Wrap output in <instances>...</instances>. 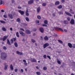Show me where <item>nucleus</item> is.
Listing matches in <instances>:
<instances>
[{
  "mask_svg": "<svg viewBox=\"0 0 75 75\" xmlns=\"http://www.w3.org/2000/svg\"><path fill=\"white\" fill-rule=\"evenodd\" d=\"M10 30L11 31H13V28H10Z\"/></svg>",
  "mask_w": 75,
  "mask_h": 75,
  "instance_id": "e2e57ef3",
  "label": "nucleus"
},
{
  "mask_svg": "<svg viewBox=\"0 0 75 75\" xmlns=\"http://www.w3.org/2000/svg\"><path fill=\"white\" fill-rule=\"evenodd\" d=\"M36 30H37V29H36L35 28L34 29H33V31H36Z\"/></svg>",
  "mask_w": 75,
  "mask_h": 75,
  "instance_id": "052dcab7",
  "label": "nucleus"
},
{
  "mask_svg": "<svg viewBox=\"0 0 75 75\" xmlns=\"http://www.w3.org/2000/svg\"><path fill=\"white\" fill-rule=\"evenodd\" d=\"M11 44H13V39L11 40Z\"/></svg>",
  "mask_w": 75,
  "mask_h": 75,
  "instance_id": "a19ab883",
  "label": "nucleus"
},
{
  "mask_svg": "<svg viewBox=\"0 0 75 75\" xmlns=\"http://www.w3.org/2000/svg\"><path fill=\"white\" fill-rule=\"evenodd\" d=\"M65 13L67 15H68V16H72V15H71V14H70L69 12H68L67 11H65Z\"/></svg>",
  "mask_w": 75,
  "mask_h": 75,
  "instance_id": "f8f14e48",
  "label": "nucleus"
},
{
  "mask_svg": "<svg viewBox=\"0 0 75 75\" xmlns=\"http://www.w3.org/2000/svg\"><path fill=\"white\" fill-rule=\"evenodd\" d=\"M2 30L4 31H6V29L5 27H3L2 28Z\"/></svg>",
  "mask_w": 75,
  "mask_h": 75,
  "instance_id": "b1692460",
  "label": "nucleus"
},
{
  "mask_svg": "<svg viewBox=\"0 0 75 75\" xmlns=\"http://www.w3.org/2000/svg\"><path fill=\"white\" fill-rule=\"evenodd\" d=\"M40 23V21H39L37 20L36 21V23L37 24H38V23Z\"/></svg>",
  "mask_w": 75,
  "mask_h": 75,
  "instance_id": "49530a36",
  "label": "nucleus"
},
{
  "mask_svg": "<svg viewBox=\"0 0 75 75\" xmlns=\"http://www.w3.org/2000/svg\"><path fill=\"white\" fill-rule=\"evenodd\" d=\"M33 3H34V1L33 0H30L28 1V4H33Z\"/></svg>",
  "mask_w": 75,
  "mask_h": 75,
  "instance_id": "7ed1b4c3",
  "label": "nucleus"
},
{
  "mask_svg": "<svg viewBox=\"0 0 75 75\" xmlns=\"http://www.w3.org/2000/svg\"><path fill=\"white\" fill-rule=\"evenodd\" d=\"M62 6L61 5H60L58 6L57 8H62Z\"/></svg>",
  "mask_w": 75,
  "mask_h": 75,
  "instance_id": "473e14b6",
  "label": "nucleus"
},
{
  "mask_svg": "<svg viewBox=\"0 0 75 75\" xmlns=\"http://www.w3.org/2000/svg\"><path fill=\"white\" fill-rule=\"evenodd\" d=\"M12 39L14 41H15L16 40V38H13Z\"/></svg>",
  "mask_w": 75,
  "mask_h": 75,
  "instance_id": "864d4df0",
  "label": "nucleus"
},
{
  "mask_svg": "<svg viewBox=\"0 0 75 75\" xmlns=\"http://www.w3.org/2000/svg\"><path fill=\"white\" fill-rule=\"evenodd\" d=\"M57 29L58 30H60V31H61L62 32V33H63L64 30L62 29H61V28H57Z\"/></svg>",
  "mask_w": 75,
  "mask_h": 75,
  "instance_id": "bb28decb",
  "label": "nucleus"
},
{
  "mask_svg": "<svg viewBox=\"0 0 75 75\" xmlns=\"http://www.w3.org/2000/svg\"><path fill=\"white\" fill-rule=\"evenodd\" d=\"M7 43L8 44H9L10 45H11V44H10V41L8 39L7 40Z\"/></svg>",
  "mask_w": 75,
  "mask_h": 75,
  "instance_id": "5701e85b",
  "label": "nucleus"
},
{
  "mask_svg": "<svg viewBox=\"0 0 75 75\" xmlns=\"http://www.w3.org/2000/svg\"><path fill=\"white\" fill-rule=\"evenodd\" d=\"M3 49H4V50H6L7 49V48L6 47L4 46L3 47Z\"/></svg>",
  "mask_w": 75,
  "mask_h": 75,
  "instance_id": "8fccbe9b",
  "label": "nucleus"
},
{
  "mask_svg": "<svg viewBox=\"0 0 75 75\" xmlns=\"http://www.w3.org/2000/svg\"><path fill=\"white\" fill-rule=\"evenodd\" d=\"M43 57L44 58H47V55L46 54H45L43 55Z\"/></svg>",
  "mask_w": 75,
  "mask_h": 75,
  "instance_id": "58836bf2",
  "label": "nucleus"
},
{
  "mask_svg": "<svg viewBox=\"0 0 75 75\" xmlns=\"http://www.w3.org/2000/svg\"><path fill=\"white\" fill-rule=\"evenodd\" d=\"M44 39L46 41H47V40H48V37L47 36H45L44 38Z\"/></svg>",
  "mask_w": 75,
  "mask_h": 75,
  "instance_id": "a211bd4d",
  "label": "nucleus"
},
{
  "mask_svg": "<svg viewBox=\"0 0 75 75\" xmlns=\"http://www.w3.org/2000/svg\"><path fill=\"white\" fill-rule=\"evenodd\" d=\"M8 37V36H4L3 38V40L4 41H5L6 39H7V38Z\"/></svg>",
  "mask_w": 75,
  "mask_h": 75,
  "instance_id": "ddd939ff",
  "label": "nucleus"
},
{
  "mask_svg": "<svg viewBox=\"0 0 75 75\" xmlns=\"http://www.w3.org/2000/svg\"><path fill=\"white\" fill-rule=\"evenodd\" d=\"M64 23L65 24H68V21L66 20L64 21Z\"/></svg>",
  "mask_w": 75,
  "mask_h": 75,
  "instance_id": "e433bc0d",
  "label": "nucleus"
},
{
  "mask_svg": "<svg viewBox=\"0 0 75 75\" xmlns=\"http://www.w3.org/2000/svg\"><path fill=\"white\" fill-rule=\"evenodd\" d=\"M20 30L21 31H24V30L22 28H20Z\"/></svg>",
  "mask_w": 75,
  "mask_h": 75,
  "instance_id": "09e8293b",
  "label": "nucleus"
},
{
  "mask_svg": "<svg viewBox=\"0 0 75 75\" xmlns=\"http://www.w3.org/2000/svg\"><path fill=\"white\" fill-rule=\"evenodd\" d=\"M73 48H75V45H74L73 46Z\"/></svg>",
  "mask_w": 75,
  "mask_h": 75,
  "instance_id": "0e129e2a",
  "label": "nucleus"
},
{
  "mask_svg": "<svg viewBox=\"0 0 75 75\" xmlns=\"http://www.w3.org/2000/svg\"><path fill=\"white\" fill-rule=\"evenodd\" d=\"M68 20L69 21H70V18H69V17H68L67 18Z\"/></svg>",
  "mask_w": 75,
  "mask_h": 75,
  "instance_id": "603ef678",
  "label": "nucleus"
},
{
  "mask_svg": "<svg viewBox=\"0 0 75 75\" xmlns=\"http://www.w3.org/2000/svg\"><path fill=\"white\" fill-rule=\"evenodd\" d=\"M48 46H49V44L48 43H46L43 45V48H45L47 47H48Z\"/></svg>",
  "mask_w": 75,
  "mask_h": 75,
  "instance_id": "f03ea898",
  "label": "nucleus"
},
{
  "mask_svg": "<svg viewBox=\"0 0 75 75\" xmlns=\"http://www.w3.org/2000/svg\"><path fill=\"white\" fill-rule=\"evenodd\" d=\"M4 18H7V15H4Z\"/></svg>",
  "mask_w": 75,
  "mask_h": 75,
  "instance_id": "c03bdc74",
  "label": "nucleus"
},
{
  "mask_svg": "<svg viewBox=\"0 0 75 75\" xmlns=\"http://www.w3.org/2000/svg\"><path fill=\"white\" fill-rule=\"evenodd\" d=\"M18 8H19V9H20L21 8V7L20 6H19L18 7Z\"/></svg>",
  "mask_w": 75,
  "mask_h": 75,
  "instance_id": "bf43d9fd",
  "label": "nucleus"
},
{
  "mask_svg": "<svg viewBox=\"0 0 75 75\" xmlns=\"http://www.w3.org/2000/svg\"><path fill=\"white\" fill-rule=\"evenodd\" d=\"M4 2L2 0H0V5H2Z\"/></svg>",
  "mask_w": 75,
  "mask_h": 75,
  "instance_id": "412c9836",
  "label": "nucleus"
},
{
  "mask_svg": "<svg viewBox=\"0 0 75 75\" xmlns=\"http://www.w3.org/2000/svg\"><path fill=\"white\" fill-rule=\"evenodd\" d=\"M23 62H24V64L25 66H27V65H28V64L27 63V62L26 60H23Z\"/></svg>",
  "mask_w": 75,
  "mask_h": 75,
  "instance_id": "20e7f679",
  "label": "nucleus"
},
{
  "mask_svg": "<svg viewBox=\"0 0 75 75\" xmlns=\"http://www.w3.org/2000/svg\"><path fill=\"white\" fill-rule=\"evenodd\" d=\"M40 30L41 33H42L44 32V29H43V28H40Z\"/></svg>",
  "mask_w": 75,
  "mask_h": 75,
  "instance_id": "2eb2a0df",
  "label": "nucleus"
},
{
  "mask_svg": "<svg viewBox=\"0 0 75 75\" xmlns=\"http://www.w3.org/2000/svg\"><path fill=\"white\" fill-rule=\"evenodd\" d=\"M16 21L17 22L20 23V18H18Z\"/></svg>",
  "mask_w": 75,
  "mask_h": 75,
  "instance_id": "2f4dec72",
  "label": "nucleus"
},
{
  "mask_svg": "<svg viewBox=\"0 0 75 75\" xmlns=\"http://www.w3.org/2000/svg\"><path fill=\"white\" fill-rule=\"evenodd\" d=\"M16 53L17 54L20 55H23V53L21 52H20L18 51H16Z\"/></svg>",
  "mask_w": 75,
  "mask_h": 75,
  "instance_id": "9d476101",
  "label": "nucleus"
},
{
  "mask_svg": "<svg viewBox=\"0 0 75 75\" xmlns=\"http://www.w3.org/2000/svg\"><path fill=\"white\" fill-rule=\"evenodd\" d=\"M37 75H40L41 74V73L40 72H36Z\"/></svg>",
  "mask_w": 75,
  "mask_h": 75,
  "instance_id": "7c9ffc66",
  "label": "nucleus"
},
{
  "mask_svg": "<svg viewBox=\"0 0 75 75\" xmlns=\"http://www.w3.org/2000/svg\"><path fill=\"white\" fill-rule=\"evenodd\" d=\"M18 71V69H15V71L16 72H17Z\"/></svg>",
  "mask_w": 75,
  "mask_h": 75,
  "instance_id": "a18cd8bd",
  "label": "nucleus"
},
{
  "mask_svg": "<svg viewBox=\"0 0 75 75\" xmlns=\"http://www.w3.org/2000/svg\"><path fill=\"white\" fill-rule=\"evenodd\" d=\"M65 1L64 0H62V3H64Z\"/></svg>",
  "mask_w": 75,
  "mask_h": 75,
  "instance_id": "338daca9",
  "label": "nucleus"
},
{
  "mask_svg": "<svg viewBox=\"0 0 75 75\" xmlns=\"http://www.w3.org/2000/svg\"><path fill=\"white\" fill-rule=\"evenodd\" d=\"M8 17L12 19L13 18V15H12L11 14H8Z\"/></svg>",
  "mask_w": 75,
  "mask_h": 75,
  "instance_id": "423d86ee",
  "label": "nucleus"
},
{
  "mask_svg": "<svg viewBox=\"0 0 75 75\" xmlns=\"http://www.w3.org/2000/svg\"><path fill=\"white\" fill-rule=\"evenodd\" d=\"M7 67H8V65H6L5 66V68H4L5 70H6V69H7Z\"/></svg>",
  "mask_w": 75,
  "mask_h": 75,
  "instance_id": "72a5a7b5",
  "label": "nucleus"
},
{
  "mask_svg": "<svg viewBox=\"0 0 75 75\" xmlns=\"http://www.w3.org/2000/svg\"><path fill=\"white\" fill-rule=\"evenodd\" d=\"M26 34H30V33H31V32L28 30H26Z\"/></svg>",
  "mask_w": 75,
  "mask_h": 75,
  "instance_id": "4468645a",
  "label": "nucleus"
},
{
  "mask_svg": "<svg viewBox=\"0 0 75 75\" xmlns=\"http://www.w3.org/2000/svg\"><path fill=\"white\" fill-rule=\"evenodd\" d=\"M59 4V1H56L55 3V5H58Z\"/></svg>",
  "mask_w": 75,
  "mask_h": 75,
  "instance_id": "4be33fe9",
  "label": "nucleus"
},
{
  "mask_svg": "<svg viewBox=\"0 0 75 75\" xmlns=\"http://www.w3.org/2000/svg\"><path fill=\"white\" fill-rule=\"evenodd\" d=\"M57 63L59 64H61V62L59 60H57Z\"/></svg>",
  "mask_w": 75,
  "mask_h": 75,
  "instance_id": "79ce46f5",
  "label": "nucleus"
},
{
  "mask_svg": "<svg viewBox=\"0 0 75 75\" xmlns=\"http://www.w3.org/2000/svg\"><path fill=\"white\" fill-rule=\"evenodd\" d=\"M47 58H49L50 59H51V57H50V56H47Z\"/></svg>",
  "mask_w": 75,
  "mask_h": 75,
  "instance_id": "de8ad7c7",
  "label": "nucleus"
},
{
  "mask_svg": "<svg viewBox=\"0 0 75 75\" xmlns=\"http://www.w3.org/2000/svg\"><path fill=\"white\" fill-rule=\"evenodd\" d=\"M10 68L11 70H13L14 69V68L13 67V65L12 64H11L10 66Z\"/></svg>",
  "mask_w": 75,
  "mask_h": 75,
  "instance_id": "dca6fc26",
  "label": "nucleus"
},
{
  "mask_svg": "<svg viewBox=\"0 0 75 75\" xmlns=\"http://www.w3.org/2000/svg\"><path fill=\"white\" fill-rule=\"evenodd\" d=\"M26 15L27 16H29V13H28V10H27L26 11Z\"/></svg>",
  "mask_w": 75,
  "mask_h": 75,
  "instance_id": "6ab92c4d",
  "label": "nucleus"
},
{
  "mask_svg": "<svg viewBox=\"0 0 75 75\" xmlns=\"http://www.w3.org/2000/svg\"><path fill=\"white\" fill-rule=\"evenodd\" d=\"M36 69H39V67H36Z\"/></svg>",
  "mask_w": 75,
  "mask_h": 75,
  "instance_id": "680f3d73",
  "label": "nucleus"
},
{
  "mask_svg": "<svg viewBox=\"0 0 75 75\" xmlns=\"http://www.w3.org/2000/svg\"><path fill=\"white\" fill-rule=\"evenodd\" d=\"M31 41L33 42V43H34V42H35V40H34L33 39H32Z\"/></svg>",
  "mask_w": 75,
  "mask_h": 75,
  "instance_id": "f704fd0d",
  "label": "nucleus"
},
{
  "mask_svg": "<svg viewBox=\"0 0 75 75\" xmlns=\"http://www.w3.org/2000/svg\"><path fill=\"white\" fill-rule=\"evenodd\" d=\"M42 5L43 6H46V3H43L42 4Z\"/></svg>",
  "mask_w": 75,
  "mask_h": 75,
  "instance_id": "ea45409f",
  "label": "nucleus"
},
{
  "mask_svg": "<svg viewBox=\"0 0 75 75\" xmlns=\"http://www.w3.org/2000/svg\"><path fill=\"white\" fill-rule=\"evenodd\" d=\"M25 19H26V20L27 21H29V19L28 18L26 17L25 18Z\"/></svg>",
  "mask_w": 75,
  "mask_h": 75,
  "instance_id": "c9c22d12",
  "label": "nucleus"
},
{
  "mask_svg": "<svg viewBox=\"0 0 75 75\" xmlns=\"http://www.w3.org/2000/svg\"><path fill=\"white\" fill-rule=\"evenodd\" d=\"M6 56V54L2 52L1 54V58L2 59H5Z\"/></svg>",
  "mask_w": 75,
  "mask_h": 75,
  "instance_id": "f257e3e1",
  "label": "nucleus"
},
{
  "mask_svg": "<svg viewBox=\"0 0 75 75\" xmlns=\"http://www.w3.org/2000/svg\"><path fill=\"white\" fill-rule=\"evenodd\" d=\"M70 12L71 13V14H74V12H72V10L71 9H70Z\"/></svg>",
  "mask_w": 75,
  "mask_h": 75,
  "instance_id": "f3484780",
  "label": "nucleus"
},
{
  "mask_svg": "<svg viewBox=\"0 0 75 75\" xmlns=\"http://www.w3.org/2000/svg\"><path fill=\"white\" fill-rule=\"evenodd\" d=\"M22 41L23 42H25L26 41V40H25V39H23V40H22Z\"/></svg>",
  "mask_w": 75,
  "mask_h": 75,
  "instance_id": "5fc2aeb1",
  "label": "nucleus"
},
{
  "mask_svg": "<svg viewBox=\"0 0 75 75\" xmlns=\"http://www.w3.org/2000/svg\"><path fill=\"white\" fill-rule=\"evenodd\" d=\"M64 31L65 32H67V30L66 29H64Z\"/></svg>",
  "mask_w": 75,
  "mask_h": 75,
  "instance_id": "13d9d810",
  "label": "nucleus"
},
{
  "mask_svg": "<svg viewBox=\"0 0 75 75\" xmlns=\"http://www.w3.org/2000/svg\"><path fill=\"white\" fill-rule=\"evenodd\" d=\"M19 33L20 34H21L22 36H24V35H25V33H24L22 31H19Z\"/></svg>",
  "mask_w": 75,
  "mask_h": 75,
  "instance_id": "0eeeda50",
  "label": "nucleus"
},
{
  "mask_svg": "<svg viewBox=\"0 0 75 75\" xmlns=\"http://www.w3.org/2000/svg\"><path fill=\"white\" fill-rule=\"evenodd\" d=\"M23 25H24L25 26H26V25H27V24H23Z\"/></svg>",
  "mask_w": 75,
  "mask_h": 75,
  "instance_id": "69168bd1",
  "label": "nucleus"
},
{
  "mask_svg": "<svg viewBox=\"0 0 75 75\" xmlns=\"http://www.w3.org/2000/svg\"><path fill=\"white\" fill-rule=\"evenodd\" d=\"M44 23L45 24H48V21L47 20H45L44 21Z\"/></svg>",
  "mask_w": 75,
  "mask_h": 75,
  "instance_id": "c85d7f7f",
  "label": "nucleus"
},
{
  "mask_svg": "<svg viewBox=\"0 0 75 75\" xmlns=\"http://www.w3.org/2000/svg\"><path fill=\"white\" fill-rule=\"evenodd\" d=\"M40 7H39L37 9V12L39 13V12H40Z\"/></svg>",
  "mask_w": 75,
  "mask_h": 75,
  "instance_id": "a878e982",
  "label": "nucleus"
},
{
  "mask_svg": "<svg viewBox=\"0 0 75 75\" xmlns=\"http://www.w3.org/2000/svg\"><path fill=\"white\" fill-rule=\"evenodd\" d=\"M18 12H19V13H21V15H23V14H24V12L23 11H22L21 10L18 11Z\"/></svg>",
  "mask_w": 75,
  "mask_h": 75,
  "instance_id": "6e6552de",
  "label": "nucleus"
},
{
  "mask_svg": "<svg viewBox=\"0 0 75 75\" xmlns=\"http://www.w3.org/2000/svg\"><path fill=\"white\" fill-rule=\"evenodd\" d=\"M58 41L59 42H60V43H61V44H62V41H61L60 40H58Z\"/></svg>",
  "mask_w": 75,
  "mask_h": 75,
  "instance_id": "4c0bfd02",
  "label": "nucleus"
},
{
  "mask_svg": "<svg viewBox=\"0 0 75 75\" xmlns=\"http://www.w3.org/2000/svg\"><path fill=\"white\" fill-rule=\"evenodd\" d=\"M14 45L16 47H18V44H17V42H15L14 43Z\"/></svg>",
  "mask_w": 75,
  "mask_h": 75,
  "instance_id": "393cba45",
  "label": "nucleus"
},
{
  "mask_svg": "<svg viewBox=\"0 0 75 75\" xmlns=\"http://www.w3.org/2000/svg\"><path fill=\"white\" fill-rule=\"evenodd\" d=\"M51 31H54V28H51Z\"/></svg>",
  "mask_w": 75,
  "mask_h": 75,
  "instance_id": "6e6d98bb",
  "label": "nucleus"
},
{
  "mask_svg": "<svg viewBox=\"0 0 75 75\" xmlns=\"http://www.w3.org/2000/svg\"><path fill=\"white\" fill-rule=\"evenodd\" d=\"M42 26H43V27H46L47 26V25H45V24H43Z\"/></svg>",
  "mask_w": 75,
  "mask_h": 75,
  "instance_id": "3c124183",
  "label": "nucleus"
},
{
  "mask_svg": "<svg viewBox=\"0 0 75 75\" xmlns=\"http://www.w3.org/2000/svg\"><path fill=\"white\" fill-rule=\"evenodd\" d=\"M0 21L1 23H3L4 24H5L6 23V22L3 21Z\"/></svg>",
  "mask_w": 75,
  "mask_h": 75,
  "instance_id": "cd10ccee",
  "label": "nucleus"
},
{
  "mask_svg": "<svg viewBox=\"0 0 75 75\" xmlns=\"http://www.w3.org/2000/svg\"><path fill=\"white\" fill-rule=\"evenodd\" d=\"M30 61L31 62H37V61L35 60V59H30Z\"/></svg>",
  "mask_w": 75,
  "mask_h": 75,
  "instance_id": "1a4fd4ad",
  "label": "nucleus"
},
{
  "mask_svg": "<svg viewBox=\"0 0 75 75\" xmlns=\"http://www.w3.org/2000/svg\"><path fill=\"white\" fill-rule=\"evenodd\" d=\"M37 18H38V19H41V16L39 15H38L37 16Z\"/></svg>",
  "mask_w": 75,
  "mask_h": 75,
  "instance_id": "c756f323",
  "label": "nucleus"
},
{
  "mask_svg": "<svg viewBox=\"0 0 75 75\" xmlns=\"http://www.w3.org/2000/svg\"><path fill=\"white\" fill-rule=\"evenodd\" d=\"M68 45L70 48H72V44L70 43H68Z\"/></svg>",
  "mask_w": 75,
  "mask_h": 75,
  "instance_id": "9b49d317",
  "label": "nucleus"
},
{
  "mask_svg": "<svg viewBox=\"0 0 75 75\" xmlns=\"http://www.w3.org/2000/svg\"><path fill=\"white\" fill-rule=\"evenodd\" d=\"M70 23L71 24H74L75 23L74 20L72 19L70 21Z\"/></svg>",
  "mask_w": 75,
  "mask_h": 75,
  "instance_id": "39448f33",
  "label": "nucleus"
},
{
  "mask_svg": "<svg viewBox=\"0 0 75 75\" xmlns=\"http://www.w3.org/2000/svg\"><path fill=\"white\" fill-rule=\"evenodd\" d=\"M1 11L2 12H4V10H1Z\"/></svg>",
  "mask_w": 75,
  "mask_h": 75,
  "instance_id": "774afa93",
  "label": "nucleus"
},
{
  "mask_svg": "<svg viewBox=\"0 0 75 75\" xmlns=\"http://www.w3.org/2000/svg\"><path fill=\"white\" fill-rule=\"evenodd\" d=\"M21 71L22 72H24V70L23 69H21Z\"/></svg>",
  "mask_w": 75,
  "mask_h": 75,
  "instance_id": "4d7b16f0",
  "label": "nucleus"
},
{
  "mask_svg": "<svg viewBox=\"0 0 75 75\" xmlns=\"http://www.w3.org/2000/svg\"><path fill=\"white\" fill-rule=\"evenodd\" d=\"M16 35L18 38H19V37H20V36L19 35H18V32H17L16 33Z\"/></svg>",
  "mask_w": 75,
  "mask_h": 75,
  "instance_id": "aec40b11",
  "label": "nucleus"
},
{
  "mask_svg": "<svg viewBox=\"0 0 75 75\" xmlns=\"http://www.w3.org/2000/svg\"><path fill=\"white\" fill-rule=\"evenodd\" d=\"M47 68L46 67H43L44 70H47Z\"/></svg>",
  "mask_w": 75,
  "mask_h": 75,
  "instance_id": "37998d69",
  "label": "nucleus"
}]
</instances>
